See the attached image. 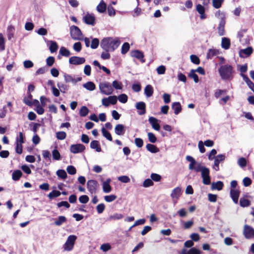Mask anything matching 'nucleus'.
<instances>
[{
    "mask_svg": "<svg viewBox=\"0 0 254 254\" xmlns=\"http://www.w3.org/2000/svg\"><path fill=\"white\" fill-rule=\"evenodd\" d=\"M121 44L118 37H106L101 41L100 46L106 52H113L117 49Z\"/></svg>",
    "mask_w": 254,
    "mask_h": 254,
    "instance_id": "1",
    "label": "nucleus"
},
{
    "mask_svg": "<svg viewBox=\"0 0 254 254\" xmlns=\"http://www.w3.org/2000/svg\"><path fill=\"white\" fill-rule=\"evenodd\" d=\"M218 71L221 78L223 80H231L233 77L234 71L231 65L225 64L221 66Z\"/></svg>",
    "mask_w": 254,
    "mask_h": 254,
    "instance_id": "2",
    "label": "nucleus"
},
{
    "mask_svg": "<svg viewBox=\"0 0 254 254\" xmlns=\"http://www.w3.org/2000/svg\"><path fill=\"white\" fill-rule=\"evenodd\" d=\"M77 239V237L73 235H69L63 246V248L65 251H71L74 246L75 242Z\"/></svg>",
    "mask_w": 254,
    "mask_h": 254,
    "instance_id": "3",
    "label": "nucleus"
},
{
    "mask_svg": "<svg viewBox=\"0 0 254 254\" xmlns=\"http://www.w3.org/2000/svg\"><path fill=\"white\" fill-rule=\"evenodd\" d=\"M70 34L72 39L74 40H81L83 38L82 33L80 29L75 25L70 26Z\"/></svg>",
    "mask_w": 254,
    "mask_h": 254,
    "instance_id": "4",
    "label": "nucleus"
},
{
    "mask_svg": "<svg viewBox=\"0 0 254 254\" xmlns=\"http://www.w3.org/2000/svg\"><path fill=\"white\" fill-rule=\"evenodd\" d=\"M100 92L103 94L109 95L113 93V88L109 82L101 83L99 84Z\"/></svg>",
    "mask_w": 254,
    "mask_h": 254,
    "instance_id": "5",
    "label": "nucleus"
},
{
    "mask_svg": "<svg viewBox=\"0 0 254 254\" xmlns=\"http://www.w3.org/2000/svg\"><path fill=\"white\" fill-rule=\"evenodd\" d=\"M98 187L97 182L94 180H90L87 182V188L91 194H95Z\"/></svg>",
    "mask_w": 254,
    "mask_h": 254,
    "instance_id": "6",
    "label": "nucleus"
},
{
    "mask_svg": "<svg viewBox=\"0 0 254 254\" xmlns=\"http://www.w3.org/2000/svg\"><path fill=\"white\" fill-rule=\"evenodd\" d=\"M182 194V190L181 187H178L174 189L170 194V196L174 203L176 204L178 200Z\"/></svg>",
    "mask_w": 254,
    "mask_h": 254,
    "instance_id": "7",
    "label": "nucleus"
},
{
    "mask_svg": "<svg viewBox=\"0 0 254 254\" xmlns=\"http://www.w3.org/2000/svg\"><path fill=\"white\" fill-rule=\"evenodd\" d=\"M209 174V169L206 167L204 168L201 172V175L202 178V183L204 185H208L210 184L211 182Z\"/></svg>",
    "mask_w": 254,
    "mask_h": 254,
    "instance_id": "8",
    "label": "nucleus"
},
{
    "mask_svg": "<svg viewBox=\"0 0 254 254\" xmlns=\"http://www.w3.org/2000/svg\"><path fill=\"white\" fill-rule=\"evenodd\" d=\"M243 234L246 239H251L254 237V229L251 226L245 225L244 227Z\"/></svg>",
    "mask_w": 254,
    "mask_h": 254,
    "instance_id": "9",
    "label": "nucleus"
},
{
    "mask_svg": "<svg viewBox=\"0 0 254 254\" xmlns=\"http://www.w3.org/2000/svg\"><path fill=\"white\" fill-rule=\"evenodd\" d=\"M85 62V59L83 57L73 56L69 59V63L75 65L83 64Z\"/></svg>",
    "mask_w": 254,
    "mask_h": 254,
    "instance_id": "10",
    "label": "nucleus"
},
{
    "mask_svg": "<svg viewBox=\"0 0 254 254\" xmlns=\"http://www.w3.org/2000/svg\"><path fill=\"white\" fill-rule=\"evenodd\" d=\"M85 149V146L82 144H72L70 147V151L74 154L82 152Z\"/></svg>",
    "mask_w": 254,
    "mask_h": 254,
    "instance_id": "11",
    "label": "nucleus"
},
{
    "mask_svg": "<svg viewBox=\"0 0 254 254\" xmlns=\"http://www.w3.org/2000/svg\"><path fill=\"white\" fill-rule=\"evenodd\" d=\"M253 53L252 47H248L244 49H241L239 51V56L240 57L245 58L250 56Z\"/></svg>",
    "mask_w": 254,
    "mask_h": 254,
    "instance_id": "12",
    "label": "nucleus"
},
{
    "mask_svg": "<svg viewBox=\"0 0 254 254\" xmlns=\"http://www.w3.org/2000/svg\"><path fill=\"white\" fill-rule=\"evenodd\" d=\"M240 191L238 189H231L230 195L234 202L236 204L238 202V199Z\"/></svg>",
    "mask_w": 254,
    "mask_h": 254,
    "instance_id": "13",
    "label": "nucleus"
},
{
    "mask_svg": "<svg viewBox=\"0 0 254 254\" xmlns=\"http://www.w3.org/2000/svg\"><path fill=\"white\" fill-rule=\"evenodd\" d=\"M95 20L94 16L89 13H87L83 17L84 22L88 25H94L95 24Z\"/></svg>",
    "mask_w": 254,
    "mask_h": 254,
    "instance_id": "14",
    "label": "nucleus"
},
{
    "mask_svg": "<svg viewBox=\"0 0 254 254\" xmlns=\"http://www.w3.org/2000/svg\"><path fill=\"white\" fill-rule=\"evenodd\" d=\"M196 10L200 14V18L201 19H204L206 18V15L205 13V8L203 6L200 4H198L196 5Z\"/></svg>",
    "mask_w": 254,
    "mask_h": 254,
    "instance_id": "15",
    "label": "nucleus"
},
{
    "mask_svg": "<svg viewBox=\"0 0 254 254\" xmlns=\"http://www.w3.org/2000/svg\"><path fill=\"white\" fill-rule=\"evenodd\" d=\"M149 122L153 128L157 131L159 130L160 127L158 123V120L157 119L154 117H150L149 119Z\"/></svg>",
    "mask_w": 254,
    "mask_h": 254,
    "instance_id": "16",
    "label": "nucleus"
},
{
    "mask_svg": "<svg viewBox=\"0 0 254 254\" xmlns=\"http://www.w3.org/2000/svg\"><path fill=\"white\" fill-rule=\"evenodd\" d=\"M225 20L222 19L220 20L218 27V32L220 36H223L225 35Z\"/></svg>",
    "mask_w": 254,
    "mask_h": 254,
    "instance_id": "17",
    "label": "nucleus"
},
{
    "mask_svg": "<svg viewBox=\"0 0 254 254\" xmlns=\"http://www.w3.org/2000/svg\"><path fill=\"white\" fill-rule=\"evenodd\" d=\"M115 132L118 135H123L125 134L124 126L121 124L117 125L115 127Z\"/></svg>",
    "mask_w": 254,
    "mask_h": 254,
    "instance_id": "18",
    "label": "nucleus"
},
{
    "mask_svg": "<svg viewBox=\"0 0 254 254\" xmlns=\"http://www.w3.org/2000/svg\"><path fill=\"white\" fill-rule=\"evenodd\" d=\"M230 46V40L228 38L224 37L222 38L221 47L225 49L228 50Z\"/></svg>",
    "mask_w": 254,
    "mask_h": 254,
    "instance_id": "19",
    "label": "nucleus"
},
{
    "mask_svg": "<svg viewBox=\"0 0 254 254\" xmlns=\"http://www.w3.org/2000/svg\"><path fill=\"white\" fill-rule=\"evenodd\" d=\"M154 92L153 87L150 85L146 86L144 89V93L147 97H151Z\"/></svg>",
    "mask_w": 254,
    "mask_h": 254,
    "instance_id": "20",
    "label": "nucleus"
},
{
    "mask_svg": "<svg viewBox=\"0 0 254 254\" xmlns=\"http://www.w3.org/2000/svg\"><path fill=\"white\" fill-rule=\"evenodd\" d=\"M90 147L92 149H95L97 152H99L101 151L99 142L97 140L92 141L90 143Z\"/></svg>",
    "mask_w": 254,
    "mask_h": 254,
    "instance_id": "21",
    "label": "nucleus"
},
{
    "mask_svg": "<svg viewBox=\"0 0 254 254\" xmlns=\"http://www.w3.org/2000/svg\"><path fill=\"white\" fill-rule=\"evenodd\" d=\"M83 87L90 91L94 90L96 88L95 84L92 81H88L83 84Z\"/></svg>",
    "mask_w": 254,
    "mask_h": 254,
    "instance_id": "22",
    "label": "nucleus"
},
{
    "mask_svg": "<svg viewBox=\"0 0 254 254\" xmlns=\"http://www.w3.org/2000/svg\"><path fill=\"white\" fill-rule=\"evenodd\" d=\"M223 183L221 181H217L216 183H212L211 184L212 190H220L223 189Z\"/></svg>",
    "mask_w": 254,
    "mask_h": 254,
    "instance_id": "23",
    "label": "nucleus"
},
{
    "mask_svg": "<svg viewBox=\"0 0 254 254\" xmlns=\"http://www.w3.org/2000/svg\"><path fill=\"white\" fill-rule=\"evenodd\" d=\"M172 107L175 115H178L182 110L181 105L179 102L173 103Z\"/></svg>",
    "mask_w": 254,
    "mask_h": 254,
    "instance_id": "24",
    "label": "nucleus"
},
{
    "mask_svg": "<svg viewBox=\"0 0 254 254\" xmlns=\"http://www.w3.org/2000/svg\"><path fill=\"white\" fill-rule=\"evenodd\" d=\"M146 148L148 151L152 153H156L159 151V148L152 144H147L146 145Z\"/></svg>",
    "mask_w": 254,
    "mask_h": 254,
    "instance_id": "25",
    "label": "nucleus"
},
{
    "mask_svg": "<svg viewBox=\"0 0 254 254\" xmlns=\"http://www.w3.org/2000/svg\"><path fill=\"white\" fill-rule=\"evenodd\" d=\"M131 56L139 59L141 62H143V53L138 51H134L131 52Z\"/></svg>",
    "mask_w": 254,
    "mask_h": 254,
    "instance_id": "26",
    "label": "nucleus"
},
{
    "mask_svg": "<svg viewBox=\"0 0 254 254\" xmlns=\"http://www.w3.org/2000/svg\"><path fill=\"white\" fill-rule=\"evenodd\" d=\"M206 167L202 166L200 163L197 162L194 166H192V168L190 169V170H194L196 172H201L204 168Z\"/></svg>",
    "mask_w": 254,
    "mask_h": 254,
    "instance_id": "27",
    "label": "nucleus"
},
{
    "mask_svg": "<svg viewBox=\"0 0 254 254\" xmlns=\"http://www.w3.org/2000/svg\"><path fill=\"white\" fill-rule=\"evenodd\" d=\"M106 4L103 1V0H101L100 3L97 6V10L98 12L100 13H103L106 11Z\"/></svg>",
    "mask_w": 254,
    "mask_h": 254,
    "instance_id": "28",
    "label": "nucleus"
},
{
    "mask_svg": "<svg viewBox=\"0 0 254 254\" xmlns=\"http://www.w3.org/2000/svg\"><path fill=\"white\" fill-rule=\"evenodd\" d=\"M56 175L59 178L63 180H64L67 178V174L65 171L63 169H60L57 171Z\"/></svg>",
    "mask_w": 254,
    "mask_h": 254,
    "instance_id": "29",
    "label": "nucleus"
},
{
    "mask_svg": "<svg viewBox=\"0 0 254 254\" xmlns=\"http://www.w3.org/2000/svg\"><path fill=\"white\" fill-rule=\"evenodd\" d=\"M22 173L20 170L14 171L12 175V179L14 181H18L22 176Z\"/></svg>",
    "mask_w": 254,
    "mask_h": 254,
    "instance_id": "30",
    "label": "nucleus"
},
{
    "mask_svg": "<svg viewBox=\"0 0 254 254\" xmlns=\"http://www.w3.org/2000/svg\"><path fill=\"white\" fill-rule=\"evenodd\" d=\"M59 53L62 56L66 57H68L70 55V51L64 47H62L60 48Z\"/></svg>",
    "mask_w": 254,
    "mask_h": 254,
    "instance_id": "31",
    "label": "nucleus"
},
{
    "mask_svg": "<svg viewBox=\"0 0 254 254\" xmlns=\"http://www.w3.org/2000/svg\"><path fill=\"white\" fill-rule=\"evenodd\" d=\"M89 112V109L87 107L83 106L81 107L79 111V115L81 117H84L86 116Z\"/></svg>",
    "mask_w": 254,
    "mask_h": 254,
    "instance_id": "32",
    "label": "nucleus"
},
{
    "mask_svg": "<svg viewBox=\"0 0 254 254\" xmlns=\"http://www.w3.org/2000/svg\"><path fill=\"white\" fill-rule=\"evenodd\" d=\"M225 159V155L224 154H219L216 156L214 158V164L219 165L221 162L223 161Z\"/></svg>",
    "mask_w": 254,
    "mask_h": 254,
    "instance_id": "33",
    "label": "nucleus"
},
{
    "mask_svg": "<svg viewBox=\"0 0 254 254\" xmlns=\"http://www.w3.org/2000/svg\"><path fill=\"white\" fill-rule=\"evenodd\" d=\"M66 221V218L64 216H60L59 217L57 220L55 221V224L57 226H61Z\"/></svg>",
    "mask_w": 254,
    "mask_h": 254,
    "instance_id": "34",
    "label": "nucleus"
},
{
    "mask_svg": "<svg viewBox=\"0 0 254 254\" xmlns=\"http://www.w3.org/2000/svg\"><path fill=\"white\" fill-rule=\"evenodd\" d=\"M102 132L103 134V135L109 141H112V137L111 136V134L104 127H103L102 128Z\"/></svg>",
    "mask_w": 254,
    "mask_h": 254,
    "instance_id": "35",
    "label": "nucleus"
},
{
    "mask_svg": "<svg viewBox=\"0 0 254 254\" xmlns=\"http://www.w3.org/2000/svg\"><path fill=\"white\" fill-rule=\"evenodd\" d=\"M186 160L190 162L189 168V169H191L192 168V166H194L195 164L196 163V161L192 157L190 156H187L186 157Z\"/></svg>",
    "mask_w": 254,
    "mask_h": 254,
    "instance_id": "36",
    "label": "nucleus"
},
{
    "mask_svg": "<svg viewBox=\"0 0 254 254\" xmlns=\"http://www.w3.org/2000/svg\"><path fill=\"white\" fill-rule=\"evenodd\" d=\"M61 194V192L58 190H54L50 192L48 194V197L50 199H53L54 197L59 196Z\"/></svg>",
    "mask_w": 254,
    "mask_h": 254,
    "instance_id": "37",
    "label": "nucleus"
},
{
    "mask_svg": "<svg viewBox=\"0 0 254 254\" xmlns=\"http://www.w3.org/2000/svg\"><path fill=\"white\" fill-rule=\"evenodd\" d=\"M57 86L60 91L63 93H65V92L68 89V86L67 85L62 83H58L57 84Z\"/></svg>",
    "mask_w": 254,
    "mask_h": 254,
    "instance_id": "38",
    "label": "nucleus"
},
{
    "mask_svg": "<svg viewBox=\"0 0 254 254\" xmlns=\"http://www.w3.org/2000/svg\"><path fill=\"white\" fill-rule=\"evenodd\" d=\"M50 42H51V45H50V46L49 48L50 50L51 53H54V52H56L57 50H58V44L55 41H50Z\"/></svg>",
    "mask_w": 254,
    "mask_h": 254,
    "instance_id": "39",
    "label": "nucleus"
},
{
    "mask_svg": "<svg viewBox=\"0 0 254 254\" xmlns=\"http://www.w3.org/2000/svg\"><path fill=\"white\" fill-rule=\"evenodd\" d=\"M195 70L194 69H191L189 73V76L190 78H192L193 79L195 83H197L199 81L198 77L197 75L195 73Z\"/></svg>",
    "mask_w": 254,
    "mask_h": 254,
    "instance_id": "40",
    "label": "nucleus"
},
{
    "mask_svg": "<svg viewBox=\"0 0 254 254\" xmlns=\"http://www.w3.org/2000/svg\"><path fill=\"white\" fill-rule=\"evenodd\" d=\"M129 44L126 42L122 46L121 53L122 54H126L129 50Z\"/></svg>",
    "mask_w": 254,
    "mask_h": 254,
    "instance_id": "41",
    "label": "nucleus"
},
{
    "mask_svg": "<svg viewBox=\"0 0 254 254\" xmlns=\"http://www.w3.org/2000/svg\"><path fill=\"white\" fill-rule=\"evenodd\" d=\"M42 155L43 158L47 160V161H51V154L49 151L45 150L42 151Z\"/></svg>",
    "mask_w": 254,
    "mask_h": 254,
    "instance_id": "42",
    "label": "nucleus"
},
{
    "mask_svg": "<svg viewBox=\"0 0 254 254\" xmlns=\"http://www.w3.org/2000/svg\"><path fill=\"white\" fill-rule=\"evenodd\" d=\"M148 140L152 143H155L157 141V138L155 134L152 132H148L147 133Z\"/></svg>",
    "mask_w": 254,
    "mask_h": 254,
    "instance_id": "43",
    "label": "nucleus"
},
{
    "mask_svg": "<svg viewBox=\"0 0 254 254\" xmlns=\"http://www.w3.org/2000/svg\"><path fill=\"white\" fill-rule=\"evenodd\" d=\"M123 218V215L120 213H115L109 217L110 220H119L122 219Z\"/></svg>",
    "mask_w": 254,
    "mask_h": 254,
    "instance_id": "44",
    "label": "nucleus"
},
{
    "mask_svg": "<svg viewBox=\"0 0 254 254\" xmlns=\"http://www.w3.org/2000/svg\"><path fill=\"white\" fill-rule=\"evenodd\" d=\"M103 191L105 193H109L112 190V187L110 184H102Z\"/></svg>",
    "mask_w": 254,
    "mask_h": 254,
    "instance_id": "45",
    "label": "nucleus"
},
{
    "mask_svg": "<svg viewBox=\"0 0 254 254\" xmlns=\"http://www.w3.org/2000/svg\"><path fill=\"white\" fill-rule=\"evenodd\" d=\"M52 156L53 159L59 160L61 159V154L57 149H54L52 151Z\"/></svg>",
    "mask_w": 254,
    "mask_h": 254,
    "instance_id": "46",
    "label": "nucleus"
},
{
    "mask_svg": "<svg viewBox=\"0 0 254 254\" xmlns=\"http://www.w3.org/2000/svg\"><path fill=\"white\" fill-rule=\"evenodd\" d=\"M24 136L22 132L19 133V135L16 138V143L23 144L24 142Z\"/></svg>",
    "mask_w": 254,
    "mask_h": 254,
    "instance_id": "47",
    "label": "nucleus"
},
{
    "mask_svg": "<svg viewBox=\"0 0 254 254\" xmlns=\"http://www.w3.org/2000/svg\"><path fill=\"white\" fill-rule=\"evenodd\" d=\"M238 164L240 167L243 168L246 166L247 161L245 158L241 157L238 160Z\"/></svg>",
    "mask_w": 254,
    "mask_h": 254,
    "instance_id": "48",
    "label": "nucleus"
},
{
    "mask_svg": "<svg viewBox=\"0 0 254 254\" xmlns=\"http://www.w3.org/2000/svg\"><path fill=\"white\" fill-rule=\"evenodd\" d=\"M105 200L107 202H111L114 201L117 198V196L115 194L106 195L104 197Z\"/></svg>",
    "mask_w": 254,
    "mask_h": 254,
    "instance_id": "49",
    "label": "nucleus"
},
{
    "mask_svg": "<svg viewBox=\"0 0 254 254\" xmlns=\"http://www.w3.org/2000/svg\"><path fill=\"white\" fill-rule=\"evenodd\" d=\"M224 0H212V5L214 7L219 8L221 6Z\"/></svg>",
    "mask_w": 254,
    "mask_h": 254,
    "instance_id": "50",
    "label": "nucleus"
},
{
    "mask_svg": "<svg viewBox=\"0 0 254 254\" xmlns=\"http://www.w3.org/2000/svg\"><path fill=\"white\" fill-rule=\"evenodd\" d=\"M99 44V41L97 38H94L92 39L90 47L93 49L97 48Z\"/></svg>",
    "mask_w": 254,
    "mask_h": 254,
    "instance_id": "51",
    "label": "nucleus"
},
{
    "mask_svg": "<svg viewBox=\"0 0 254 254\" xmlns=\"http://www.w3.org/2000/svg\"><path fill=\"white\" fill-rule=\"evenodd\" d=\"M64 79L66 82H72V83L75 84V81L71 75L65 74L64 75Z\"/></svg>",
    "mask_w": 254,
    "mask_h": 254,
    "instance_id": "52",
    "label": "nucleus"
},
{
    "mask_svg": "<svg viewBox=\"0 0 254 254\" xmlns=\"http://www.w3.org/2000/svg\"><path fill=\"white\" fill-rule=\"evenodd\" d=\"M66 134L64 131H59L56 133V137L59 140H63L65 138Z\"/></svg>",
    "mask_w": 254,
    "mask_h": 254,
    "instance_id": "53",
    "label": "nucleus"
},
{
    "mask_svg": "<svg viewBox=\"0 0 254 254\" xmlns=\"http://www.w3.org/2000/svg\"><path fill=\"white\" fill-rule=\"evenodd\" d=\"M240 204L242 207H247L250 205V202L249 200L245 198H241Z\"/></svg>",
    "mask_w": 254,
    "mask_h": 254,
    "instance_id": "54",
    "label": "nucleus"
},
{
    "mask_svg": "<svg viewBox=\"0 0 254 254\" xmlns=\"http://www.w3.org/2000/svg\"><path fill=\"white\" fill-rule=\"evenodd\" d=\"M218 51L214 49H210L207 55V57L208 59H211L213 56L216 55L218 54Z\"/></svg>",
    "mask_w": 254,
    "mask_h": 254,
    "instance_id": "55",
    "label": "nucleus"
},
{
    "mask_svg": "<svg viewBox=\"0 0 254 254\" xmlns=\"http://www.w3.org/2000/svg\"><path fill=\"white\" fill-rule=\"evenodd\" d=\"M118 99L120 102L126 103L127 101V96L125 94H122L118 96Z\"/></svg>",
    "mask_w": 254,
    "mask_h": 254,
    "instance_id": "56",
    "label": "nucleus"
},
{
    "mask_svg": "<svg viewBox=\"0 0 254 254\" xmlns=\"http://www.w3.org/2000/svg\"><path fill=\"white\" fill-rule=\"evenodd\" d=\"M67 173L70 175H74L76 173V170L75 168L73 166H68L66 168Z\"/></svg>",
    "mask_w": 254,
    "mask_h": 254,
    "instance_id": "57",
    "label": "nucleus"
},
{
    "mask_svg": "<svg viewBox=\"0 0 254 254\" xmlns=\"http://www.w3.org/2000/svg\"><path fill=\"white\" fill-rule=\"evenodd\" d=\"M32 97V95L29 93L27 97H25L24 98L23 101L24 103L27 105L31 106L32 105V103L31 102Z\"/></svg>",
    "mask_w": 254,
    "mask_h": 254,
    "instance_id": "58",
    "label": "nucleus"
},
{
    "mask_svg": "<svg viewBox=\"0 0 254 254\" xmlns=\"http://www.w3.org/2000/svg\"><path fill=\"white\" fill-rule=\"evenodd\" d=\"M136 108L138 109V114L143 115V102H139L136 104Z\"/></svg>",
    "mask_w": 254,
    "mask_h": 254,
    "instance_id": "59",
    "label": "nucleus"
},
{
    "mask_svg": "<svg viewBox=\"0 0 254 254\" xmlns=\"http://www.w3.org/2000/svg\"><path fill=\"white\" fill-rule=\"evenodd\" d=\"M152 180L155 182H159L161 179V176L157 174L152 173L150 176Z\"/></svg>",
    "mask_w": 254,
    "mask_h": 254,
    "instance_id": "60",
    "label": "nucleus"
},
{
    "mask_svg": "<svg viewBox=\"0 0 254 254\" xmlns=\"http://www.w3.org/2000/svg\"><path fill=\"white\" fill-rule=\"evenodd\" d=\"M112 85L116 89H121L122 88V83L117 80H114L113 82Z\"/></svg>",
    "mask_w": 254,
    "mask_h": 254,
    "instance_id": "61",
    "label": "nucleus"
},
{
    "mask_svg": "<svg viewBox=\"0 0 254 254\" xmlns=\"http://www.w3.org/2000/svg\"><path fill=\"white\" fill-rule=\"evenodd\" d=\"M118 180L124 183H127L130 181V179L127 176H120L118 178Z\"/></svg>",
    "mask_w": 254,
    "mask_h": 254,
    "instance_id": "62",
    "label": "nucleus"
},
{
    "mask_svg": "<svg viewBox=\"0 0 254 254\" xmlns=\"http://www.w3.org/2000/svg\"><path fill=\"white\" fill-rule=\"evenodd\" d=\"M89 197L86 195H82L79 198V201L81 203H86L89 201Z\"/></svg>",
    "mask_w": 254,
    "mask_h": 254,
    "instance_id": "63",
    "label": "nucleus"
},
{
    "mask_svg": "<svg viewBox=\"0 0 254 254\" xmlns=\"http://www.w3.org/2000/svg\"><path fill=\"white\" fill-rule=\"evenodd\" d=\"M156 70L158 74H163L165 72L166 67L164 65H160L157 68Z\"/></svg>",
    "mask_w": 254,
    "mask_h": 254,
    "instance_id": "64",
    "label": "nucleus"
}]
</instances>
